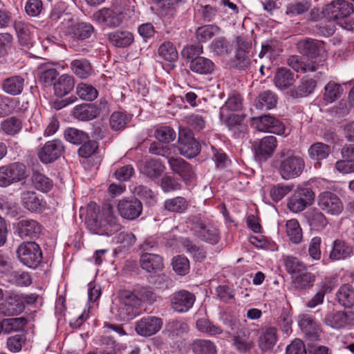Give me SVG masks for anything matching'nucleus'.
<instances>
[{"instance_id": "obj_1", "label": "nucleus", "mask_w": 354, "mask_h": 354, "mask_svg": "<svg viewBox=\"0 0 354 354\" xmlns=\"http://www.w3.org/2000/svg\"><path fill=\"white\" fill-rule=\"evenodd\" d=\"M86 224L87 228L93 234L111 236L122 229L118 218L114 215L110 204L100 207L95 203L88 205Z\"/></svg>"}, {"instance_id": "obj_2", "label": "nucleus", "mask_w": 354, "mask_h": 354, "mask_svg": "<svg viewBox=\"0 0 354 354\" xmlns=\"http://www.w3.org/2000/svg\"><path fill=\"white\" fill-rule=\"evenodd\" d=\"M188 224L193 234L201 241L212 245H215L219 241L220 235L218 229L200 216L190 217Z\"/></svg>"}, {"instance_id": "obj_3", "label": "nucleus", "mask_w": 354, "mask_h": 354, "mask_svg": "<svg viewBox=\"0 0 354 354\" xmlns=\"http://www.w3.org/2000/svg\"><path fill=\"white\" fill-rule=\"evenodd\" d=\"M276 157L280 159V171L282 175L299 176L304 167V159L288 149H283L279 152Z\"/></svg>"}, {"instance_id": "obj_4", "label": "nucleus", "mask_w": 354, "mask_h": 354, "mask_svg": "<svg viewBox=\"0 0 354 354\" xmlns=\"http://www.w3.org/2000/svg\"><path fill=\"white\" fill-rule=\"evenodd\" d=\"M17 255L24 265L30 268H36L42 261L43 255L40 246L35 241H26L17 249Z\"/></svg>"}, {"instance_id": "obj_5", "label": "nucleus", "mask_w": 354, "mask_h": 354, "mask_svg": "<svg viewBox=\"0 0 354 354\" xmlns=\"http://www.w3.org/2000/svg\"><path fill=\"white\" fill-rule=\"evenodd\" d=\"M138 300L131 291L124 290L120 293V306L118 310V317L122 322L133 319L140 313Z\"/></svg>"}, {"instance_id": "obj_6", "label": "nucleus", "mask_w": 354, "mask_h": 354, "mask_svg": "<svg viewBox=\"0 0 354 354\" xmlns=\"http://www.w3.org/2000/svg\"><path fill=\"white\" fill-rule=\"evenodd\" d=\"M322 13L330 20L341 19L354 13V6L346 0H334L324 7Z\"/></svg>"}, {"instance_id": "obj_7", "label": "nucleus", "mask_w": 354, "mask_h": 354, "mask_svg": "<svg viewBox=\"0 0 354 354\" xmlns=\"http://www.w3.org/2000/svg\"><path fill=\"white\" fill-rule=\"evenodd\" d=\"M178 149L183 156L193 158L201 151V145L193 133L187 129H180L178 133Z\"/></svg>"}, {"instance_id": "obj_8", "label": "nucleus", "mask_w": 354, "mask_h": 354, "mask_svg": "<svg viewBox=\"0 0 354 354\" xmlns=\"http://www.w3.org/2000/svg\"><path fill=\"white\" fill-rule=\"evenodd\" d=\"M65 147L60 140L55 139L46 142L38 149L39 159L45 164L57 160L64 153Z\"/></svg>"}, {"instance_id": "obj_9", "label": "nucleus", "mask_w": 354, "mask_h": 354, "mask_svg": "<svg viewBox=\"0 0 354 354\" xmlns=\"http://www.w3.org/2000/svg\"><path fill=\"white\" fill-rule=\"evenodd\" d=\"M252 125L259 131H268L277 135H282L285 133L283 124L270 115L253 118Z\"/></svg>"}, {"instance_id": "obj_10", "label": "nucleus", "mask_w": 354, "mask_h": 354, "mask_svg": "<svg viewBox=\"0 0 354 354\" xmlns=\"http://www.w3.org/2000/svg\"><path fill=\"white\" fill-rule=\"evenodd\" d=\"M171 308L176 312L183 313L189 311L193 306L196 296L185 290L175 292L171 296Z\"/></svg>"}, {"instance_id": "obj_11", "label": "nucleus", "mask_w": 354, "mask_h": 354, "mask_svg": "<svg viewBox=\"0 0 354 354\" xmlns=\"http://www.w3.org/2000/svg\"><path fill=\"white\" fill-rule=\"evenodd\" d=\"M318 205L323 211L332 215L339 214L344 209L339 196L330 192H324L319 194Z\"/></svg>"}, {"instance_id": "obj_12", "label": "nucleus", "mask_w": 354, "mask_h": 354, "mask_svg": "<svg viewBox=\"0 0 354 354\" xmlns=\"http://www.w3.org/2000/svg\"><path fill=\"white\" fill-rule=\"evenodd\" d=\"M93 17L99 24H104L111 28H115L122 23L124 16L122 12L117 8H104L95 12Z\"/></svg>"}, {"instance_id": "obj_13", "label": "nucleus", "mask_w": 354, "mask_h": 354, "mask_svg": "<svg viewBox=\"0 0 354 354\" xmlns=\"http://www.w3.org/2000/svg\"><path fill=\"white\" fill-rule=\"evenodd\" d=\"M162 319L155 316L141 318L136 322L135 330L138 335L149 337L158 333L162 328Z\"/></svg>"}, {"instance_id": "obj_14", "label": "nucleus", "mask_w": 354, "mask_h": 354, "mask_svg": "<svg viewBox=\"0 0 354 354\" xmlns=\"http://www.w3.org/2000/svg\"><path fill=\"white\" fill-rule=\"evenodd\" d=\"M120 216L127 220H133L142 213V204L140 200L133 197L120 201L118 205Z\"/></svg>"}, {"instance_id": "obj_15", "label": "nucleus", "mask_w": 354, "mask_h": 354, "mask_svg": "<svg viewBox=\"0 0 354 354\" xmlns=\"http://www.w3.org/2000/svg\"><path fill=\"white\" fill-rule=\"evenodd\" d=\"M299 326L305 333L306 340L316 342L319 339V325L316 320L308 314H303L299 316Z\"/></svg>"}, {"instance_id": "obj_16", "label": "nucleus", "mask_w": 354, "mask_h": 354, "mask_svg": "<svg viewBox=\"0 0 354 354\" xmlns=\"http://www.w3.org/2000/svg\"><path fill=\"white\" fill-rule=\"evenodd\" d=\"M94 32L93 26L86 22H80L68 28L67 35L71 39V46L75 47L74 42L83 41L89 38Z\"/></svg>"}, {"instance_id": "obj_17", "label": "nucleus", "mask_w": 354, "mask_h": 354, "mask_svg": "<svg viewBox=\"0 0 354 354\" xmlns=\"http://www.w3.org/2000/svg\"><path fill=\"white\" fill-rule=\"evenodd\" d=\"M25 310V306L22 304L19 294H12L6 300L0 304V313L6 317L16 316Z\"/></svg>"}, {"instance_id": "obj_18", "label": "nucleus", "mask_w": 354, "mask_h": 354, "mask_svg": "<svg viewBox=\"0 0 354 354\" xmlns=\"http://www.w3.org/2000/svg\"><path fill=\"white\" fill-rule=\"evenodd\" d=\"M354 320L352 311H336L329 313L324 319L326 325L331 328L339 329L351 324Z\"/></svg>"}, {"instance_id": "obj_19", "label": "nucleus", "mask_w": 354, "mask_h": 354, "mask_svg": "<svg viewBox=\"0 0 354 354\" xmlns=\"http://www.w3.org/2000/svg\"><path fill=\"white\" fill-rule=\"evenodd\" d=\"M288 64L297 73H306L314 72L321 68H326L323 63H316L312 60L304 61L297 55L290 56L288 59Z\"/></svg>"}, {"instance_id": "obj_20", "label": "nucleus", "mask_w": 354, "mask_h": 354, "mask_svg": "<svg viewBox=\"0 0 354 354\" xmlns=\"http://www.w3.org/2000/svg\"><path fill=\"white\" fill-rule=\"evenodd\" d=\"M298 48L301 53L311 58L322 56L325 52L324 42L313 39H306L299 41Z\"/></svg>"}, {"instance_id": "obj_21", "label": "nucleus", "mask_w": 354, "mask_h": 354, "mask_svg": "<svg viewBox=\"0 0 354 354\" xmlns=\"http://www.w3.org/2000/svg\"><path fill=\"white\" fill-rule=\"evenodd\" d=\"M255 339L248 328H242L233 337V345L240 353L250 351L254 346Z\"/></svg>"}, {"instance_id": "obj_22", "label": "nucleus", "mask_w": 354, "mask_h": 354, "mask_svg": "<svg viewBox=\"0 0 354 354\" xmlns=\"http://www.w3.org/2000/svg\"><path fill=\"white\" fill-rule=\"evenodd\" d=\"M100 113V109L94 104H82L73 108V115L81 121H88L97 118Z\"/></svg>"}, {"instance_id": "obj_23", "label": "nucleus", "mask_w": 354, "mask_h": 354, "mask_svg": "<svg viewBox=\"0 0 354 354\" xmlns=\"http://www.w3.org/2000/svg\"><path fill=\"white\" fill-rule=\"evenodd\" d=\"M41 226L34 220H21L18 223V233L23 239L38 237Z\"/></svg>"}, {"instance_id": "obj_24", "label": "nucleus", "mask_w": 354, "mask_h": 354, "mask_svg": "<svg viewBox=\"0 0 354 354\" xmlns=\"http://www.w3.org/2000/svg\"><path fill=\"white\" fill-rule=\"evenodd\" d=\"M24 207L32 212L41 213L46 208V202L33 192H25L21 195Z\"/></svg>"}, {"instance_id": "obj_25", "label": "nucleus", "mask_w": 354, "mask_h": 354, "mask_svg": "<svg viewBox=\"0 0 354 354\" xmlns=\"http://www.w3.org/2000/svg\"><path fill=\"white\" fill-rule=\"evenodd\" d=\"M75 80L73 75L63 74L58 77L54 83L55 95L57 97H64L68 95L73 88Z\"/></svg>"}, {"instance_id": "obj_26", "label": "nucleus", "mask_w": 354, "mask_h": 354, "mask_svg": "<svg viewBox=\"0 0 354 354\" xmlns=\"http://www.w3.org/2000/svg\"><path fill=\"white\" fill-rule=\"evenodd\" d=\"M161 256L156 254L145 252L140 259L141 268L148 272H156L160 270L163 266Z\"/></svg>"}, {"instance_id": "obj_27", "label": "nucleus", "mask_w": 354, "mask_h": 354, "mask_svg": "<svg viewBox=\"0 0 354 354\" xmlns=\"http://www.w3.org/2000/svg\"><path fill=\"white\" fill-rule=\"evenodd\" d=\"M71 71L80 79H87L93 73V67L91 62L85 58H76L70 63Z\"/></svg>"}, {"instance_id": "obj_28", "label": "nucleus", "mask_w": 354, "mask_h": 354, "mask_svg": "<svg viewBox=\"0 0 354 354\" xmlns=\"http://www.w3.org/2000/svg\"><path fill=\"white\" fill-rule=\"evenodd\" d=\"M317 86V82L312 78L303 77L299 84L288 91V95L292 98L306 97L312 93Z\"/></svg>"}, {"instance_id": "obj_29", "label": "nucleus", "mask_w": 354, "mask_h": 354, "mask_svg": "<svg viewBox=\"0 0 354 354\" xmlns=\"http://www.w3.org/2000/svg\"><path fill=\"white\" fill-rule=\"evenodd\" d=\"M353 254V248L346 242L337 239L333 243L329 258L332 261H338L350 257Z\"/></svg>"}, {"instance_id": "obj_30", "label": "nucleus", "mask_w": 354, "mask_h": 354, "mask_svg": "<svg viewBox=\"0 0 354 354\" xmlns=\"http://www.w3.org/2000/svg\"><path fill=\"white\" fill-rule=\"evenodd\" d=\"M24 79L19 75L6 78L2 83V89L10 95H20L24 90Z\"/></svg>"}, {"instance_id": "obj_31", "label": "nucleus", "mask_w": 354, "mask_h": 354, "mask_svg": "<svg viewBox=\"0 0 354 354\" xmlns=\"http://www.w3.org/2000/svg\"><path fill=\"white\" fill-rule=\"evenodd\" d=\"M277 138L273 136L262 138L256 150L257 157L260 160H267L273 153L277 147Z\"/></svg>"}, {"instance_id": "obj_32", "label": "nucleus", "mask_w": 354, "mask_h": 354, "mask_svg": "<svg viewBox=\"0 0 354 354\" xmlns=\"http://www.w3.org/2000/svg\"><path fill=\"white\" fill-rule=\"evenodd\" d=\"M108 39L117 48H126L133 43V35L127 30H116L109 33Z\"/></svg>"}, {"instance_id": "obj_33", "label": "nucleus", "mask_w": 354, "mask_h": 354, "mask_svg": "<svg viewBox=\"0 0 354 354\" xmlns=\"http://www.w3.org/2000/svg\"><path fill=\"white\" fill-rule=\"evenodd\" d=\"M278 101L277 95L267 90L259 93L255 100V106L259 110H270L274 108Z\"/></svg>"}, {"instance_id": "obj_34", "label": "nucleus", "mask_w": 354, "mask_h": 354, "mask_svg": "<svg viewBox=\"0 0 354 354\" xmlns=\"http://www.w3.org/2000/svg\"><path fill=\"white\" fill-rule=\"evenodd\" d=\"M15 29L17 34L19 42L21 46L27 48L32 46L31 29H34V27L23 21H16Z\"/></svg>"}, {"instance_id": "obj_35", "label": "nucleus", "mask_w": 354, "mask_h": 354, "mask_svg": "<svg viewBox=\"0 0 354 354\" xmlns=\"http://www.w3.org/2000/svg\"><path fill=\"white\" fill-rule=\"evenodd\" d=\"M165 170V166L157 160H150L142 162L140 171L147 177H159Z\"/></svg>"}, {"instance_id": "obj_36", "label": "nucleus", "mask_w": 354, "mask_h": 354, "mask_svg": "<svg viewBox=\"0 0 354 354\" xmlns=\"http://www.w3.org/2000/svg\"><path fill=\"white\" fill-rule=\"evenodd\" d=\"M189 68L200 75H209L214 71V64L209 59L200 57L191 61Z\"/></svg>"}, {"instance_id": "obj_37", "label": "nucleus", "mask_w": 354, "mask_h": 354, "mask_svg": "<svg viewBox=\"0 0 354 354\" xmlns=\"http://www.w3.org/2000/svg\"><path fill=\"white\" fill-rule=\"evenodd\" d=\"M336 298L339 304L345 308H351L354 306V288L350 284L340 286L336 293Z\"/></svg>"}, {"instance_id": "obj_38", "label": "nucleus", "mask_w": 354, "mask_h": 354, "mask_svg": "<svg viewBox=\"0 0 354 354\" xmlns=\"http://www.w3.org/2000/svg\"><path fill=\"white\" fill-rule=\"evenodd\" d=\"M294 74L288 68H281L277 70L274 77V84L278 88L284 90L294 82Z\"/></svg>"}, {"instance_id": "obj_39", "label": "nucleus", "mask_w": 354, "mask_h": 354, "mask_svg": "<svg viewBox=\"0 0 354 354\" xmlns=\"http://www.w3.org/2000/svg\"><path fill=\"white\" fill-rule=\"evenodd\" d=\"M28 324V319L25 317L6 318L2 320V332L10 334L24 330Z\"/></svg>"}, {"instance_id": "obj_40", "label": "nucleus", "mask_w": 354, "mask_h": 354, "mask_svg": "<svg viewBox=\"0 0 354 354\" xmlns=\"http://www.w3.org/2000/svg\"><path fill=\"white\" fill-rule=\"evenodd\" d=\"M26 167L21 162H14L0 167V177H28Z\"/></svg>"}, {"instance_id": "obj_41", "label": "nucleus", "mask_w": 354, "mask_h": 354, "mask_svg": "<svg viewBox=\"0 0 354 354\" xmlns=\"http://www.w3.org/2000/svg\"><path fill=\"white\" fill-rule=\"evenodd\" d=\"M168 162L174 172L181 177H191L194 174L192 166L182 158H169Z\"/></svg>"}, {"instance_id": "obj_42", "label": "nucleus", "mask_w": 354, "mask_h": 354, "mask_svg": "<svg viewBox=\"0 0 354 354\" xmlns=\"http://www.w3.org/2000/svg\"><path fill=\"white\" fill-rule=\"evenodd\" d=\"M330 153V146L319 142L313 144L308 149V154L310 158L315 160L326 159Z\"/></svg>"}, {"instance_id": "obj_43", "label": "nucleus", "mask_w": 354, "mask_h": 354, "mask_svg": "<svg viewBox=\"0 0 354 354\" xmlns=\"http://www.w3.org/2000/svg\"><path fill=\"white\" fill-rule=\"evenodd\" d=\"M277 329L274 327L266 328L259 337V347L262 351H268L273 348L277 342Z\"/></svg>"}, {"instance_id": "obj_44", "label": "nucleus", "mask_w": 354, "mask_h": 354, "mask_svg": "<svg viewBox=\"0 0 354 354\" xmlns=\"http://www.w3.org/2000/svg\"><path fill=\"white\" fill-rule=\"evenodd\" d=\"M306 218L311 229L316 231L322 230L328 224L324 214L318 210L308 212Z\"/></svg>"}, {"instance_id": "obj_45", "label": "nucleus", "mask_w": 354, "mask_h": 354, "mask_svg": "<svg viewBox=\"0 0 354 354\" xmlns=\"http://www.w3.org/2000/svg\"><path fill=\"white\" fill-rule=\"evenodd\" d=\"M192 349L194 354H216L215 344L209 339H196L192 344Z\"/></svg>"}, {"instance_id": "obj_46", "label": "nucleus", "mask_w": 354, "mask_h": 354, "mask_svg": "<svg viewBox=\"0 0 354 354\" xmlns=\"http://www.w3.org/2000/svg\"><path fill=\"white\" fill-rule=\"evenodd\" d=\"M182 245L186 252L192 256L195 261L202 262L205 259L206 252L203 247L196 245L188 239H183Z\"/></svg>"}, {"instance_id": "obj_47", "label": "nucleus", "mask_w": 354, "mask_h": 354, "mask_svg": "<svg viewBox=\"0 0 354 354\" xmlns=\"http://www.w3.org/2000/svg\"><path fill=\"white\" fill-rule=\"evenodd\" d=\"M286 234L292 243L298 244L302 240V230L296 219H291L286 222Z\"/></svg>"}, {"instance_id": "obj_48", "label": "nucleus", "mask_w": 354, "mask_h": 354, "mask_svg": "<svg viewBox=\"0 0 354 354\" xmlns=\"http://www.w3.org/2000/svg\"><path fill=\"white\" fill-rule=\"evenodd\" d=\"M131 119V115H127L121 111L113 112L109 120L110 127L114 131L122 130L129 122Z\"/></svg>"}, {"instance_id": "obj_49", "label": "nucleus", "mask_w": 354, "mask_h": 354, "mask_svg": "<svg viewBox=\"0 0 354 354\" xmlns=\"http://www.w3.org/2000/svg\"><path fill=\"white\" fill-rule=\"evenodd\" d=\"M64 136L68 142L77 145L88 141L89 138L88 135L83 131L71 127L64 131Z\"/></svg>"}, {"instance_id": "obj_50", "label": "nucleus", "mask_w": 354, "mask_h": 354, "mask_svg": "<svg viewBox=\"0 0 354 354\" xmlns=\"http://www.w3.org/2000/svg\"><path fill=\"white\" fill-rule=\"evenodd\" d=\"M220 30L221 28L216 25H206L199 27L196 31V39L201 43L206 42L218 33Z\"/></svg>"}, {"instance_id": "obj_51", "label": "nucleus", "mask_w": 354, "mask_h": 354, "mask_svg": "<svg viewBox=\"0 0 354 354\" xmlns=\"http://www.w3.org/2000/svg\"><path fill=\"white\" fill-rule=\"evenodd\" d=\"M197 329L209 335H216L222 333V328L209 319L205 318L198 319L196 323Z\"/></svg>"}, {"instance_id": "obj_52", "label": "nucleus", "mask_w": 354, "mask_h": 354, "mask_svg": "<svg viewBox=\"0 0 354 354\" xmlns=\"http://www.w3.org/2000/svg\"><path fill=\"white\" fill-rule=\"evenodd\" d=\"M158 54L165 60L169 62H174L178 57V51L174 45L170 41L162 44L158 48Z\"/></svg>"}, {"instance_id": "obj_53", "label": "nucleus", "mask_w": 354, "mask_h": 354, "mask_svg": "<svg viewBox=\"0 0 354 354\" xmlns=\"http://www.w3.org/2000/svg\"><path fill=\"white\" fill-rule=\"evenodd\" d=\"M76 93L79 97L86 101H93L97 97L98 92L93 86L84 83L78 84Z\"/></svg>"}, {"instance_id": "obj_54", "label": "nucleus", "mask_w": 354, "mask_h": 354, "mask_svg": "<svg viewBox=\"0 0 354 354\" xmlns=\"http://www.w3.org/2000/svg\"><path fill=\"white\" fill-rule=\"evenodd\" d=\"M1 128L6 134L14 136L21 131L22 123L19 118L13 116L3 120L1 124Z\"/></svg>"}, {"instance_id": "obj_55", "label": "nucleus", "mask_w": 354, "mask_h": 354, "mask_svg": "<svg viewBox=\"0 0 354 354\" xmlns=\"http://www.w3.org/2000/svg\"><path fill=\"white\" fill-rule=\"evenodd\" d=\"M342 91L340 84L329 82L324 88V99L326 102L331 103L340 97Z\"/></svg>"}, {"instance_id": "obj_56", "label": "nucleus", "mask_w": 354, "mask_h": 354, "mask_svg": "<svg viewBox=\"0 0 354 354\" xmlns=\"http://www.w3.org/2000/svg\"><path fill=\"white\" fill-rule=\"evenodd\" d=\"M310 7V3L308 1H295L288 4L286 14L292 17L307 12Z\"/></svg>"}, {"instance_id": "obj_57", "label": "nucleus", "mask_w": 354, "mask_h": 354, "mask_svg": "<svg viewBox=\"0 0 354 354\" xmlns=\"http://www.w3.org/2000/svg\"><path fill=\"white\" fill-rule=\"evenodd\" d=\"M138 300V305L140 306L142 302L147 301L150 304L156 301V295L152 289L149 287H140L131 291Z\"/></svg>"}, {"instance_id": "obj_58", "label": "nucleus", "mask_w": 354, "mask_h": 354, "mask_svg": "<svg viewBox=\"0 0 354 354\" xmlns=\"http://www.w3.org/2000/svg\"><path fill=\"white\" fill-rule=\"evenodd\" d=\"M156 138L162 143H169L176 138V132L168 126L158 128L154 132Z\"/></svg>"}, {"instance_id": "obj_59", "label": "nucleus", "mask_w": 354, "mask_h": 354, "mask_svg": "<svg viewBox=\"0 0 354 354\" xmlns=\"http://www.w3.org/2000/svg\"><path fill=\"white\" fill-rule=\"evenodd\" d=\"M8 281L17 286H28L32 283L30 274L23 271H15L11 272Z\"/></svg>"}, {"instance_id": "obj_60", "label": "nucleus", "mask_w": 354, "mask_h": 354, "mask_svg": "<svg viewBox=\"0 0 354 354\" xmlns=\"http://www.w3.org/2000/svg\"><path fill=\"white\" fill-rule=\"evenodd\" d=\"M212 159L218 169H225L231 163L230 159L221 149H216L212 146Z\"/></svg>"}, {"instance_id": "obj_61", "label": "nucleus", "mask_w": 354, "mask_h": 354, "mask_svg": "<svg viewBox=\"0 0 354 354\" xmlns=\"http://www.w3.org/2000/svg\"><path fill=\"white\" fill-rule=\"evenodd\" d=\"M24 183L31 185L32 187L40 192H48L50 191L53 183L50 178H25Z\"/></svg>"}, {"instance_id": "obj_62", "label": "nucleus", "mask_w": 354, "mask_h": 354, "mask_svg": "<svg viewBox=\"0 0 354 354\" xmlns=\"http://www.w3.org/2000/svg\"><path fill=\"white\" fill-rule=\"evenodd\" d=\"M164 205L166 209L174 212H181L187 207L186 200L180 196L166 200Z\"/></svg>"}, {"instance_id": "obj_63", "label": "nucleus", "mask_w": 354, "mask_h": 354, "mask_svg": "<svg viewBox=\"0 0 354 354\" xmlns=\"http://www.w3.org/2000/svg\"><path fill=\"white\" fill-rule=\"evenodd\" d=\"M172 266L174 270L178 275H185L189 270V259L183 256H176L173 259Z\"/></svg>"}, {"instance_id": "obj_64", "label": "nucleus", "mask_w": 354, "mask_h": 354, "mask_svg": "<svg viewBox=\"0 0 354 354\" xmlns=\"http://www.w3.org/2000/svg\"><path fill=\"white\" fill-rule=\"evenodd\" d=\"M26 341L25 334H17L7 339L6 345L8 349L12 353H17L21 350Z\"/></svg>"}]
</instances>
